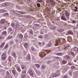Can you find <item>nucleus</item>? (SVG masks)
I'll return each mask as SVG.
<instances>
[{"instance_id": "obj_37", "label": "nucleus", "mask_w": 78, "mask_h": 78, "mask_svg": "<svg viewBox=\"0 0 78 78\" xmlns=\"http://www.w3.org/2000/svg\"><path fill=\"white\" fill-rule=\"evenodd\" d=\"M37 5L38 7H40L41 6V5L37 3Z\"/></svg>"}, {"instance_id": "obj_19", "label": "nucleus", "mask_w": 78, "mask_h": 78, "mask_svg": "<svg viewBox=\"0 0 78 78\" xmlns=\"http://www.w3.org/2000/svg\"><path fill=\"white\" fill-rule=\"evenodd\" d=\"M12 54L13 56H14V57H16V54L15 53V52H12Z\"/></svg>"}, {"instance_id": "obj_38", "label": "nucleus", "mask_w": 78, "mask_h": 78, "mask_svg": "<svg viewBox=\"0 0 78 78\" xmlns=\"http://www.w3.org/2000/svg\"><path fill=\"white\" fill-rule=\"evenodd\" d=\"M30 34H33V30H31L30 31Z\"/></svg>"}, {"instance_id": "obj_4", "label": "nucleus", "mask_w": 78, "mask_h": 78, "mask_svg": "<svg viewBox=\"0 0 78 78\" xmlns=\"http://www.w3.org/2000/svg\"><path fill=\"white\" fill-rule=\"evenodd\" d=\"M6 53H3L1 56L2 58L3 59H6Z\"/></svg>"}, {"instance_id": "obj_60", "label": "nucleus", "mask_w": 78, "mask_h": 78, "mask_svg": "<svg viewBox=\"0 0 78 78\" xmlns=\"http://www.w3.org/2000/svg\"><path fill=\"white\" fill-rule=\"evenodd\" d=\"M75 8L76 9H78V7H75Z\"/></svg>"}, {"instance_id": "obj_29", "label": "nucleus", "mask_w": 78, "mask_h": 78, "mask_svg": "<svg viewBox=\"0 0 78 78\" xmlns=\"http://www.w3.org/2000/svg\"><path fill=\"white\" fill-rule=\"evenodd\" d=\"M8 44H7L5 46L4 48H8Z\"/></svg>"}, {"instance_id": "obj_18", "label": "nucleus", "mask_w": 78, "mask_h": 78, "mask_svg": "<svg viewBox=\"0 0 78 78\" xmlns=\"http://www.w3.org/2000/svg\"><path fill=\"white\" fill-rule=\"evenodd\" d=\"M35 66L37 68H39V67H40V65L38 64H35Z\"/></svg>"}, {"instance_id": "obj_34", "label": "nucleus", "mask_w": 78, "mask_h": 78, "mask_svg": "<svg viewBox=\"0 0 78 78\" xmlns=\"http://www.w3.org/2000/svg\"><path fill=\"white\" fill-rule=\"evenodd\" d=\"M67 46H66L63 48V50H66V49H67Z\"/></svg>"}, {"instance_id": "obj_14", "label": "nucleus", "mask_w": 78, "mask_h": 78, "mask_svg": "<svg viewBox=\"0 0 78 78\" xmlns=\"http://www.w3.org/2000/svg\"><path fill=\"white\" fill-rule=\"evenodd\" d=\"M50 3L52 5H53V4H54V3H55L54 2H53V0H50Z\"/></svg>"}, {"instance_id": "obj_45", "label": "nucleus", "mask_w": 78, "mask_h": 78, "mask_svg": "<svg viewBox=\"0 0 78 78\" xmlns=\"http://www.w3.org/2000/svg\"><path fill=\"white\" fill-rule=\"evenodd\" d=\"M9 61H10V62H11V57L10 56L9 57Z\"/></svg>"}, {"instance_id": "obj_20", "label": "nucleus", "mask_w": 78, "mask_h": 78, "mask_svg": "<svg viewBox=\"0 0 78 78\" xmlns=\"http://www.w3.org/2000/svg\"><path fill=\"white\" fill-rule=\"evenodd\" d=\"M53 76V77H56V76H60V75H58L56 74H54Z\"/></svg>"}, {"instance_id": "obj_30", "label": "nucleus", "mask_w": 78, "mask_h": 78, "mask_svg": "<svg viewBox=\"0 0 78 78\" xmlns=\"http://www.w3.org/2000/svg\"><path fill=\"white\" fill-rule=\"evenodd\" d=\"M73 23H74V24H75V23H76V21L75 20H73L72 22Z\"/></svg>"}, {"instance_id": "obj_39", "label": "nucleus", "mask_w": 78, "mask_h": 78, "mask_svg": "<svg viewBox=\"0 0 78 78\" xmlns=\"http://www.w3.org/2000/svg\"><path fill=\"white\" fill-rule=\"evenodd\" d=\"M72 64H73L72 63V62H69L68 64V65H69V66H72Z\"/></svg>"}, {"instance_id": "obj_52", "label": "nucleus", "mask_w": 78, "mask_h": 78, "mask_svg": "<svg viewBox=\"0 0 78 78\" xmlns=\"http://www.w3.org/2000/svg\"><path fill=\"white\" fill-rule=\"evenodd\" d=\"M68 77L67 76H64V78H67Z\"/></svg>"}, {"instance_id": "obj_21", "label": "nucleus", "mask_w": 78, "mask_h": 78, "mask_svg": "<svg viewBox=\"0 0 78 78\" xmlns=\"http://www.w3.org/2000/svg\"><path fill=\"white\" fill-rule=\"evenodd\" d=\"M22 69H26V66L25 65H22L21 66Z\"/></svg>"}, {"instance_id": "obj_47", "label": "nucleus", "mask_w": 78, "mask_h": 78, "mask_svg": "<svg viewBox=\"0 0 78 78\" xmlns=\"http://www.w3.org/2000/svg\"><path fill=\"white\" fill-rule=\"evenodd\" d=\"M42 2V0H38V2Z\"/></svg>"}, {"instance_id": "obj_54", "label": "nucleus", "mask_w": 78, "mask_h": 78, "mask_svg": "<svg viewBox=\"0 0 78 78\" xmlns=\"http://www.w3.org/2000/svg\"><path fill=\"white\" fill-rule=\"evenodd\" d=\"M2 11H3L4 12H6V10H2Z\"/></svg>"}, {"instance_id": "obj_50", "label": "nucleus", "mask_w": 78, "mask_h": 78, "mask_svg": "<svg viewBox=\"0 0 78 78\" xmlns=\"http://www.w3.org/2000/svg\"><path fill=\"white\" fill-rule=\"evenodd\" d=\"M9 30L10 31H12V28H9Z\"/></svg>"}, {"instance_id": "obj_43", "label": "nucleus", "mask_w": 78, "mask_h": 78, "mask_svg": "<svg viewBox=\"0 0 78 78\" xmlns=\"http://www.w3.org/2000/svg\"><path fill=\"white\" fill-rule=\"evenodd\" d=\"M35 27H39V25L37 24H35Z\"/></svg>"}, {"instance_id": "obj_12", "label": "nucleus", "mask_w": 78, "mask_h": 78, "mask_svg": "<svg viewBox=\"0 0 78 78\" xmlns=\"http://www.w3.org/2000/svg\"><path fill=\"white\" fill-rule=\"evenodd\" d=\"M68 42H72V37H69L68 40Z\"/></svg>"}, {"instance_id": "obj_46", "label": "nucleus", "mask_w": 78, "mask_h": 78, "mask_svg": "<svg viewBox=\"0 0 78 78\" xmlns=\"http://www.w3.org/2000/svg\"><path fill=\"white\" fill-rule=\"evenodd\" d=\"M21 78H25V75H23Z\"/></svg>"}, {"instance_id": "obj_44", "label": "nucleus", "mask_w": 78, "mask_h": 78, "mask_svg": "<svg viewBox=\"0 0 78 78\" xmlns=\"http://www.w3.org/2000/svg\"><path fill=\"white\" fill-rule=\"evenodd\" d=\"M51 44H48V46L49 47H51Z\"/></svg>"}, {"instance_id": "obj_59", "label": "nucleus", "mask_w": 78, "mask_h": 78, "mask_svg": "<svg viewBox=\"0 0 78 78\" xmlns=\"http://www.w3.org/2000/svg\"><path fill=\"white\" fill-rule=\"evenodd\" d=\"M39 45H41V42H39Z\"/></svg>"}, {"instance_id": "obj_13", "label": "nucleus", "mask_w": 78, "mask_h": 78, "mask_svg": "<svg viewBox=\"0 0 78 78\" xmlns=\"http://www.w3.org/2000/svg\"><path fill=\"white\" fill-rule=\"evenodd\" d=\"M5 22V20L4 19L2 20L1 21V23H4Z\"/></svg>"}, {"instance_id": "obj_1", "label": "nucleus", "mask_w": 78, "mask_h": 78, "mask_svg": "<svg viewBox=\"0 0 78 78\" xmlns=\"http://www.w3.org/2000/svg\"><path fill=\"white\" fill-rule=\"evenodd\" d=\"M51 51L50 50H46L40 53L39 55L41 57V58H43L44 56H45V55H46V53H50Z\"/></svg>"}, {"instance_id": "obj_26", "label": "nucleus", "mask_w": 78, "mask_h": 78, "mask_svg": "<svg viewBox=\"0 0 78 78\" xmlns=\"http://www.w3.org/2000/svg\"><path fill=\"white\" fill-rule=\"evenodd\" d=\"M57 55H59V56H62V54L61 53H57Z\"/></svg>"}, {"instance_id": "obj_17", "label": "nucleus", "mask_w": 78, "mask_h": 78, "mask_svg": "<svg viewBox=\"0 0 78 78\" xmlns=\"http://www.w3.org/2000/svg\"><path fill=\"white\" fill-rule=\"evenodd\" d=\"M16 69H17V70L18 71H19V72H20V70H21L20 68V67H19L17 66Z\"/></svg>"}, {"instance_id": "obj_8", "label": "nucleus", "mask_w": 78, "mask_h": 78, "mask_svg": "<svg viewBox=\"0 0 78 78\" xmlns=\"http://www.w3.org/2000/svg\"><path fill=\"white\" fill-rule=\"evenodd\" d=\"M24 46L25 48H27V47H28V44L27 43H25L24 44Z\"/></svg>"}, {"instance_id": "obj_28", "label": "nucleus", "mask_w": 78, "mask_h": 78, "mask_svg": "<svg viewBox=\"0 0 78 78\" xmlns=\"http://www.w3.org/2000/svg\"><path fill=\"white\" fill-rule=\"evenodd\" d=\"M12 36H10V37H8L7 38V39H12Z\"/></svg>"}, {"instance_id": "obj_23", "label": "nucleus", "mask_w": 78, "mask_h": 78, "mask_svg": "<svg viewBox=\"0 0 78 78\" xmlns=\"http://www.w3.org/2000/svg\"><path fill=\"white\" fill-rule=\"evenodd\" d=\"M58 31L60 32H62V31H64V29H60L58 30Z\"/></svg>"}, {"instance_id": "obj_27", "label": "nucleus", "mask_w": 78, "mask_h": 78, "mask_svg": "<svg viewBox=\"0 0 78 78\" xmlns=\"http://www.w3.org/2000/svg\"><path fill=\"white\" fill-rule=\"evenodd\" d=\"M15 27V28H19V24H16Z\"/></svg>"}, {"instance_id": "obj_32", "label": "nucleus", "mask_w": 78, "mask_h": 78, "mask_svg": "<svg viewBox=\"0 0 78 78\" xmlns=\"http://www.w3.org/2000/svg\"><path fill=\"white\" fill-rule=\"evenodd\" d=\"M26 70H24L22 71V73H23V74L26 73Z\"/></svg>"}, {"instance_id": "obj_15", "label": "nucleus", "mask_w": 78, "mask_h": 78, "mask_svg": "<svg viewBox=\"0 0 78 78\" xmlns=\"http://www.w3.org/2000/svg\"><path fill=\"white\" fill-rule=\"evenodd\" d=\"M62 63L63 64H65L67 63V61L66 60H63L62 62Z\"/></svg>"}, {"instance_id": "obj_42", "label": "nucleus", "mask_w": 78, "mask_h": 78, "mask_svg": "<svg viewBox=\"0 0 78 78\" xmlns=\"http://www.w3.org/2000/svg\"><path fill=\"white\" fill-rule=\"evenodd\" d=\"M52 29H53L54 30H55V28H56V27L55 26H53L52 27H51Z\"/></svg>"}, {"instance_id": "obj_22", "label": "nucleus", "mask_w": 78, "mask_h": 78, "mask_svg": "<svg viewBox=\"0 0 78 78\" xmlns=\"http://www.w3.org/2000/svg\"><path fill=\"white\" fill-rule=\"evenodd\" d=\"M5 43L4 42H3L1 44L0 46L1 48H2L3 47V46H4V45H5Z\"/></svg>"}, {"instance_id": "obj_55", "label": "nucleus", "mask_w": 78, "mask_h": 78, "mask_svg": "<svg viewBox=\"0 0 78 78\" xmlns=\"http://www.w3.org/2000/svg\"><path fill=\"white\" fill-rule=\"evenodd\" d=\"M71 54L72 55H74V53L73 52H71Z\"/></svg>"}, {"instance_id": "obj_16", "label": "nucleus", "mask_w": 78, "mask_h": 78, "mask_svg": "<svg viewBox=\"0 0 78 78\" xmlns=\"http://www.w3.org/2000/svg\"><path fill=\"white\" fill-rule=\"evenodd\" d=\"M73 50L74 51H78V48L77 47L74 48Z\"/></svg>"}, {"instance_id": "obj_48", "label": "nucleus", "mask_w": 78, "mask_h": 78, "mask_svg": "<svg viewBox=\"0 0 78 78\" xmlns=\"http://www.w3.org/2000/svg\"><path fill=\"white\" fill-rule=\"evenodd\" d=\"M71 69H75V66H72L71 67Z\"/></svg>"}, {"instance_id": "obj_31", "label": "nucleus", "mask_w": 78, "mask_h": 78, "mask_svg": "<svg viewBox=\"0 0 78 78\" xmlns=\"http://www.w3.org/2000/svg\"><path fill=\"white\" fill-rule=\"evenodd\" d=\"M12 72L13 74H14V75H16V71H15V70H12Z\"/></svg>"}, {"instance_id": "obj_3", "label": "nucleus", "mask_w": 78, "mask_h": 78, "mask_svg": "<svg viewBox=\"0 0 78 78\" xmlns=\"http://www.w3.org/2000/svg\"><path fill=\"white\" fill-rule=\"evenodd\" d=\"M65 14L67 18L69 19V16H70V13L67 11L65 12Z\"/></svg>"}, {"instance_id": "obj_35", "label": "nucleus", "mask_w": 78, "mask_h": 78, "mask_svg": "<svg viewBox=\"0 0 78 78\" xmlns=\"http://www.w3.org/2000/svg\"><path fill=\"white\" fill-rule=\"evenodd\" d=\"M3 34L4 35H5V34H6V31H4L3 32Z\"/></svg>"}, {"instance_id": "obj_53", "label": "nucleus", "mask_w": 78, "mask_h": 78, "mask_svg": "<svg viewBox=\"0 0 78 78\" xmlns=\"http://www.w3.org/2000/svg\"><path fill=\"white\" fill-rule=\"evenodd\" d=\"M77 9H74V12H77Z\"/></svg>"}, {"instance_id": "obj_5", "label": "nucleus", "mask_w": 78, "mask_h": 78, "mask_svg": "<svg viewBox=\"0 0 78 78\" xmlns=\"http://www.w3.org/2000/svg\"><path fill=\"white\" fill-rule=\"evenodd\" d=\"M29 74L31 76L33 77V73L31 70H30L29 71Z\"/></svg>"}, {"instance_id": "obj_9", "label": "nucleus", "mask_w": 78, "mask_h": 78, "mask_svg": "<svg viewBox=\"0 0 78 78\" xmlns=\"http://www.w3.org/2000/svg\"><path fill=\"white\" fill-rule=\"evenodd\" d=\"M36 73L38 75H41V73H40V72H39V71L36 70Z\"/></svg>"}, {"instance_id": "obj_41", "label": "nucleus", "mask_w": 78, "mask_h": 78, "mask_svg": "<svg viewBox=\"0 0 78 78\" xmlns=\"http://www.w3.org/2000/svg\"><path fill=\"white\" fill-rule=\"evenodd\" d=\"M8 13H6L4 14V16H8Z\"/></svg>"}, {"instance_id": "obj_51", "label": "nucleus", "mask_w": 78, "mask_h": 78, "mask_svg": "<svg viewBox=\"0 0 78 78\" xmlns=\"http://www.w3.org/2000/svg\"><path fill=\"white\" fill-rule=\"evenodd\" d=\"M45 66H42V69H45Z\"/></svg>"}, {"instance_id": "obj_7", "label": "nucleus", "mask_w": 78, "mask_h": 78, "mask_svg": "<svg viewBox=\"0 0 78 78\" xmlns=\"http://www.w3.org/2000/svg\"><path fill=\"white\" fill-rule=\"evenodd\" d=\"M9 5V3L8 2L4 3L2 4V5L4 6H8Z\"/></svg>"}, {"instance_id": "obj_11", "label": "nucleus", "mask_w": 78, "mask_h": 78, "mask_svg": "<svg viewBox=\"0 0 78 78\" xmlns=\"http://www.w3.org/2000/svg\"><path fill=\"white\" fill-rule=\"evenodd\" d=\"M61 19L62 20H66V18L64 16H62L61 17Z\"/></svg>"}, {"instance_id": "obj_63", "label": "nucleus", "mask_w": 78, "mask_h": 78, "mask_svg": "<svg viewBox=\"0 0 78 78\" xmlns=\"http://www.w3.org/2000/svg\"><path fill=\"white\" fill-rule=\"evenodd\" d=\"M41 34H44V33H43L41 32Z\"/></svg>"}, {"instance_id": "obj_36", "label": "nucleus", "mask_w": 78, "mask_h": 78, "mask_svg": "<svg viewBox=\"0 0 78 78\" xmlns=\"http://www.w3.org/2000/svg\"><path fill=\"white\" fill-rule=\"evenodd\" d=\"M31 50H32V51H34V48L33 47H31Z\"/></svg>"}, {"instance_id": "obj_62", "label": "nucleus", "mask_w": 78, "mask_h": 78, "mask_svg": "<svg viewBox=\"0 0 78 78\" xmlns=\"http://www.w3.org/2000/svg\"><path fill=\"white\" fill-rule=\"evenodd\" d=\"M70 47V46H69V45H68V46H67V47Z\"/></svg>"}, {"instance_id": "obj_6", "label": "nucleus", "mask_w": 78, "mask_h": 78, "mask_svg": "<svg viewBox=\"0 0 78 78\" xmlns=\"http://www.w3.org/2000/svg\"><path fill=\"white\" fill-rule=\"evenodd\" d=\"M32 0H28V4H29L30 6H31L32 5V2H31Z\"/></svg>"}, {"instance_id": "obj_58", "label": "nucleus", "mask_w": 78, "mask_h": 78, "mask_svg": "<svg viewBox=\"0 0 78 78\" xmlns=\"http://www.w3.org/2000/svg\"><path fill=\"white\" fill-rule=\"evenodd\" d=\"M76 28L78 29V25H77L76 27Z\"/></svg>"}, {"instance_id": "obj_25", "label": "nucleus", "mask_w": 78, "mask_h": 78, "mask_svg": "<svg viewBox=\"0 0 78 78\" xmlns=\"http://www.w3.org/2000/svg\"><path fill=\"white\" fill-rule=\"evenodd\" d=\"M11 26L12 27H15V23H12L11 24Z\"/></svg>"}, {"instance_id": "obj_33", "label": "nucleus", "mask_w": 78, "mask_h": 78, "mask_svg": "<svg viewBox=\"0 0 78 78\" xmlns=\"http://www.w3.org/2000/svg\"><path fill=\"white\" fill-rule=\"evenodd\" d=\"M65 58H66L67 59H69V56H65Z\"/></svg>"}, {"instance_id": "obj_57", "label": "nucleus", "mask_w": 78, "mask_h": 78, "mask_svg": "<svg viewBox=\"0 0 78 78\" xmlns=\"http://www.w3.org/2000/svg\"><path fill=\"white\" fill-rule=\"evenodd\" d=\"M5 0H0V2H3Z\"/></svg>"}, {"instance_id": "obj_2", "label": "nucleus", "mask_w": 78, "mask_h": 78, "mask_svg": "<svg viewBox=\"0 0 78 78\" xmlns=\"http://www.w3.org/2000/svg\"><path fill=\"white\" fill-rule=\"evenodd\" d=\"M59 45L61 44V42L60 41V40H56V43L54 44L55 46H57V45Z\"/></svg>"}, {"instance_id": "obj_40", "label": "nucleus", "mask_w": 78, "mask_h": 78, "mask_svg": "<svg viewBox=\"0 0 78 78\" xmlns=\"http://www.w3.org/2000/svg\"><path fill=\"white\" fill-rule=\"evenodd\" d=\"M30 56H28L27 57V58L28 59H30Z\"/></svg>"}, {"instance_id": "obj_10", "label": "nucleus", "mask_w": 78, "mask_h": 78, "mask_svg": "<svg viewBox=\"0 0 78 78\" xmlns=\"http://www.w3.org/2000/svg\"><path fill=\"white\" fill-rule=\"evenodd\" d=\"M68 34H72V35H73V32L71 31H69L68 32Z\"/></svg>"}, {"instance_id": "obj_49", "label": "nucleus", "mask_w": 78, "mask_h": 78, "mask_svg": "<svg viewBox=\"0 0 78 78\" xmlns=\"http://www.w3.org/2000/svg\"><path fill=\"white\" fill-rule=\"evenodd\" d=\"M42 37H43L41 35H40L39 36V38H40V39H42Z\"/></svg>"}, {"instance_id": "obj_64", "label": "nucleus", "mask_w": 78, "mask_h": 78, "mask_svg": "<svg viewBox=\"0 0 78 78\" xmlns=\"http://www.w3.org/2000/svg\"><path fill=\"white\" fill-rule=\"evenodd\" d=\"M35 6H36V4H35Z\"/></svg>"}, {"instance_id": "obj_61", "label": "nucleus", "mask_w": 78, "mask_h": 78, "mask_svg": "<svg viewBox=\"0 0 78 78\" xmlns=\"http://www.w3.org/2000/svg\"><path fill=\"white\" fill-rule=\"evenodd\" d=\"M19 12V13H20L21 14H22V13L21 12Z\"/></svg>"}, {"instance_id": "obj_56", "label": "nucleus", "mask_w": 78, "mask_h": 78, "mask_svg": "<svg viewBox=\"0 0 78 78\" xmlns=\"http://www.w3.org/2000/svg\"><path fill=\"white\" fill-rule=\"evenodd\" d=\"M69 75H72V72H70L69 73Z\"/></svg>"}, {"instance_id": "obj_24", "label": "nucleus", "mask_w": 78, "mask_h": 78, "mask_svg": "<svg viewBox=\"0 0 78 78\" xmlns=\"http://www.w3.org/2000/svg\"><path fill=\"white\" fill-rule=\"evenodd\" d=\"M19 37L20 39H22L23 38V35L22 34H20L19 36Z\"/></svg>"}]
</instances>
